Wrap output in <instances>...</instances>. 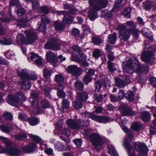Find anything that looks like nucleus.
<instances>
[{"label": "nucleus", "mask_w": 156, "mask_h": 156, "mask_svg": "<svg viewBox=\"0 0 156 156\" xmlns=\"http://www.w3.org/2000/svg\"><path fill=\"white\" fill-rule=\"evenodd\" d=\"M35 64L38 66H40L42 65V58L39 56L35 61Z\"/></svg>", "instance_id": "obj_59"}, {"label": "nucleus", "mask_w": 156, "mask_h": 156, "mask_svg": "<svg viewBox=\"0 0 156 156\" xmlns=\"http://www.w3.org/2000/svg\"><path fill=\"white\" fill-rule=\"evenodd\" d=\"M134 97L133 93L131 91H129L125 94L126 98L130 102L133 101L134 98Z\"/></svg>", "instance_id": "obj_35"}, {"label": "nucleus", "mask_w": 156, "mask_h": 156, "mask_svg": "<svg viewBox=\"0 0 156 156\" xmlns=\"http://www.w3.org/2000/svg\"><path fill=\"white\" fill-rule=\"evenodd\" d=\"M72 59V60L78 62L84 66L87 67L89 66L88 63L86 61L85 55L83 54L81 55L79 58L76 56H73Z\"/></svg>", "instance_id": "obj_16"}, {"label": "nucleus", "mask_w": 156, "mask_h": 156, "mask_svg": "<svg viewBox=\"0 0 156 156\" xmlns=\"http://www.w3.org/2000/svg\"><path fill=\"white\" fill-rule=\"evenodd\" d=\"M38 122V120L35 117H31L29 119V122L31 126H34L37 125Z\"/></svg>", "instance_id": "obj_43"}, {"label": "nucleus", "mask_w": 156, "mask_h": 156, "mask_svg": "<svg viewBox=\"0 0 156 156\" xmlns=\"http://www.w3.org/2000/svg\"><path fill=\"white\" fill-rule=\"evenodd\" d=\"M64 9H68L69 12L74 14L77 11V10L72 5H69L68 3L64 4Z\"/></svg>", "instance_id": "obj_22"}, {"label": "nucleus", "mask_w": 156, "mask_h": 156, "mask_svg": "<svg viewBox=\"0 0 156 156\" xmlns=\"http://www.w3.org/2000/svg\"><path fill=\"white\" fill-rule=\"evenodd\" d=\"M39 95L38 92L32 91L29 98V101L31 103V105L34 108V112H36L37 113H39L41 109L38 106V97Z\"/></svg>", "instance_id": "obj_9"}, {"label": "nucleus", "mask_w": 156, "mask_h": 156, "mask_svg": "<svg viewBox=\"0 0 156 156\" xmlns=\"http://www.w3.org/2000/svg\"><path fill=\"white\" fill-rule=\"evenodd\" d=\"M151 48H148V50L144 51L141 55V59L144 62L148 63H151L155 59L154 54L152 51H154L153 48L150 50Z\"/></svg>", "instance_id": "obj_10"}, {"label": "nucleus", "mask_w": 156, "mask_h": 156, "mask_svg": "<svg viewBox=\"0 0 156 156\" xmlns=\"http://www.w3.org/2000/svg\"><path fill=\"white\" fill-rule=\"evenodd\" d=\"M0 139L7 145L10 146L12 144V142L7 138L0 136Z\"/></svg>", "instance_id": "obj_38"}, {"label": "nucleus", "mask_w": 156, "mask_h": 156, "mask_svg": "<svg viewBox=\"0 0 156 156\" xmlns=\"http://www.w3.org/2000/svg\"><path fill=\"white\" fill-rule=\"evenodd\" d=\"M32 4L33 9H37L39 8V4L36 0H34L32 2Z\"/></svg>", "instance_id": "obj_61"}, {"label": "nucleus", "mask_w": 156, "mask_h": 156, "mask_svg": "<svg viewBox=\"0 0 156 156\" xmlns=\"http://www.w3.org/2000/svg\"><path fill=\"white\" fill-rule=\"evenodd\" d=\"M132 32L134 36L136 38H137L139 36V31L138 30L136 29H132V30H131V32Z\"/></svg>", "instance_id": "obj_60"}, {"label": "nucleus", "mask_w": 156, "mask_h": 156, "mask_svg": "<svg viewBox=\"0 0 156 156\" xmlns=\"http://www.w3.org/2000/svg\"><path fill=\"white\" fill-rule=\"evenodd\" d=\"M7 151L11 156H20L21 154L20 150L16 148H11L8 150Z\"/></svg>", "instance_id": "obj_19"}, {"label": "nucleus", "mask_w": 156, "mask_h": 156, "mask_svg": "<svg viewBox=\"0 0 156 156\" xmlns=\"http://www.w3.org/2000/svg\"><path fill=\"white\" fill-rule=\"evenodd\" d=\"M121 113L123 116L133 115L135 112L129 106L127 105H122L119 108Z\"/></svg>", "instance_id": "obj_13"}, {"label": "nucleus", "mask_w": 156, "mask_h": 156, "mask_svg": "<svg viewBox=\"0 0 156 156\" xmlns=\"http://www.w3.org/2000/svg\"><path fill=\"white\" fill-rule=\"evenodd\" d=\"M141 117L142 119L145 122L148 121L150 119V115L147 112H143L141 113Z\"/></svg>", "instance_id": "obj_33"}, {"label": "nucleus", "mask_w": 156, "mask_h": 156, "mask_svg": "<svg viewBox=\"0 0 156 156\" xmlns=\"http://www.w3.org/2000/svg\"><path fill=\"white\" fill-rule=\"evenodd\" d=\"M115 4L114 5V7L112 9V10L114 11L117 12L119 10L120 8L119 4L122 1V0H115Z\"/></svg>", "instance_id": "obj_40"}, {"label": "nucleus", "mask_w": 156, "mask_h": 156, "mask_svg": "<svg viewBox=\"0 0 156 156\" xmlns=\"http://www.w3.org/2000/svg\"><path fill=\"white\" fill-rule=\"evenodd\" d=\"M131 9L130 8H126L124 11L123 15L126 17H129L131 16Z\"/></svg>", "instance_id": "obj_47"}, {"label": "nucleus", "mask_w": 156, "mask_h": 156, "mask_svg": "<svg viewBox=\"0 0 156 156\" xmlns=\"http://www.w3.org/2000/svg\"><path fill=\"white\" fill-rule=\"evenodd\" d=\"M141 126L137 122H135L132 124V128L135 130H137Z\"/></svg>", "instance_id": "obj_56"}, {"label": "nucleus", "mask_w": 156, "mask_h": 156, "mask_svg": "<svg viewBox=\"0 0 156 156\" xmlns=\"http://www.w3.org/2000/svg\"><path fill=\"white\" fill-rule=\"evenodd\" d=\"M125 96V94L124 90H120L118 94V98L121 99L123 98Z\"/></svg>", "instance_id": "obj_63"}, {"label": "nucleus", "mask_w": 156, "mask_h": 156, "mask_svg": "<svg viewBox=\"0 0 156 156\" xmlns=\"http://www.w3.org/2000/svg\"><path fill=\"white\" fill-rule=\"evenodd\" d=\"M12 41L9 38L4 39L3 41L0 39V43L3 45H9L12 44Z\"/></svg>", "instance_id": "obj_42"}, {"label": "nucleus", "mask_w": 156, "mask_h": 156, "mask_svg": "<svg viewBox=\"0 0 156 156\" xmlns=\"http://www.w3.org/2000/svg\"><path fill=\"white\" fill-rule=\"evenodd\" d=\"M143 7L144 9L147 10H149L154 7L151 2L149 1H146L144 2Z\"/></svg>", "instance_id": "obj_27"}, {"label": "nucleus", "mask_w": 156, "mask_h": 156, "mask_svg": "<svg viewBox=\"0 0 156 156\" xmlns=\"http://www.w3.org/2000/svg\"><path fill=\"white\" fill-rule=\"evenodd\" d=\"M90 140L91 143L95 146H100L103 144V141L98 134L94 133L90 135Z\"/></svg>", "instance_id": "obj_12"}, {"label": "nucleus", "mask_w": 156, "mask_h": 156, "mask_svg": "<svg viewBox=\"0 0 156 156\" xmlns=\"http://www.w3.org/2000/svg\"><path fill=\"white\" fill-rule=\"evenodd\" d=\"M147 29L146 28L143 29L142 30V32L143 34L146 37H147L150 40L153 41L154 39L153 37L151 34L148 33L146 31Z\"/></svg>", "instance_id": "obj_39"}, {"label": "nucleus", "mask_w": 156, "mask_h": 156, "mask_svg": "<svg viewBox=\"0 0 156 156\" xmlns=\"http://www.w3.org/2000/svg\"><path fill=\"white\" fill-rule=\"evenodd\" d=\"M6 100L9 104L17 107L21 103L26 100V97L23 92L20 91L15 95H8Z\"/></svg>", "instance_id": "obj_5"}, {"label": "nucleus", "mask_w": 156, "mask_h": 156, "mask_svg": "<svg viewBox=\"0 0 156 156\" xmlns=\"http://www.w3.org/2000/svg\"><path fill=\"white\" fill-rule=\"evenodd\" d=\"M149 80L153 86L154 87H156V78L152 76L150 78Z\"/></svg>", "instance_id": "obj_64"}, {"label": "nucleus", "mask_w": 156, "mask_h": 156, "mask_svg": "<svg viewBox=\"0 0 156 156\" xmlns=\"http://www.w3.org/2000/svg\"><path fill=\"white\" fill-rule=\"evenodd\" d=\"M46 56L48 61L52 63L53 65H54L57 62V58L56 56L51 51L47 52Z\"/></svg>", "instance_id": "obj_18"}, {"label": "nucleus", "mask_w": 156, "mask_h": 156, "mask_svg": "<svg viewBox=\"0 0 156 156\" xmlns=\"http://www.w3.org/2000/svg\"><path fill=\"white\" fill-rule=\"evenodd\" d=\"M59 87L57 88L58 91V95L60 98H64L66 96L65 93L62 90L63 89L64 84L62 83L59 84Z\"/></svg>", "instance_id": "obj_23"}, {"label": "nucleus", "mask_w": 156, "mask_h": 156, "mask_svg": "<svg viewBox=\"0 0 156 156\" xmlns=\"http://www.w3.org/2000/svg\"><path fill=\"white\" fill-rule=\"evenodd\" d=\"M117 28L119 31V37L121 42L127 41L130 37L131 30H132V29H127L126 27L124 25L118 26Z\"/></svg>", "instance_id": "obj_8"}, {"label": "nucleus", "mask_w": 156, "mask_h": 156, "mask_svg": "<svg viewBox=\"0 0 156 156\" xmlns=\"http://www.w3.org/2000/svg\"><path fill=\"white\" fill-rule=\"evenodd\" d=\"M101 83L100 81H98L96 82L95 85V91L96 92H99L101 87Z\"/></svg>", "instance_id": "obj_58"}, {"label": "nucleus", "mask_w": 156, "mask_h": 156, "mask_svg": "<svg viewBox=\"0 0 156 156\" xmlns=\"http://www.w3.org/2000/svg\"><path fill=\"white\" fill-rule=\"evenodd\" d=\"M92 80V78L90 76L86 74L83 77V81L86 84H87Z\"/></svg>", "instance_id": "obj_45"}, {"label": "nucleus", "mask_w": 156, "mask_h": 156, "mask_svg": "<svg viewBox=\"0 0 156 156\" xmlns=\"http://www.w3.org/2000/svg\"><path fill=\"white\" fill-rule=\"evenodd\" d=\"M90 116L92 119L99 123H105L111 120V118L105 116H97L93 114H90Z\"/></svg>", "instance_id": "obj_15"}, {"label": "nucleus", "mask_w": 156, "mask_h": 156, "mask_svg": "<svg viewBox=\"0 0 156 156\" xmlns=\"http://www.w3.org/2000/svg\"><path fill=\"white\" fill-rule=\"evenodd\" d=\"M64 76L60 73L56 75L55 77V80L58 83H62L64 81Z\"/></svg>", "instance_id": "obj_30"}, {"label": "nucleus", "mask_w": 156, "mask_h": 156, "mask_svg": "<svg viewBox=\"0 0 156 156\" xmlns=\"http://www.w3.org/2000/svg\"><path fill=\"white\" fill-rule=\"evenodd\" d=\"M41 105L43 108L46 109L50 106L49 102L46 99H44L41 101Z\"/></svg>", "instance_id": "obj_32"}, {"label": "nucleus", "mask_w": 156, "mask_h": 156, "mask_svg": "<svg viewBox=\"0 0 156 156\" xmlns=\"http://www.w3.org/2000/svg\"><path fill=\"white\" fill-rule=\"evenodd\" d=\"M35 146L34 144H29L28 145L22 148L23 151L26 152H30L33 151Z\"/></svg>", "instance_id": "obj_25"}, {"label": "nucleus", "mask_w": 156, "mask_h": 156, "mask_svg": "<svg viewBox=\"0 0 156 156\" xmlns=\"http://www.w3.org/2000/svg\"><path fill=\"white\" fill-rule=\"evenodd\" d=\"M75 86L76 89L79 90H82L84 87V84L81 81L77 80L75 83Z\"/></svg>", "instance_id": "obj_31"}, {"label": "nucleus", "mask_w": 156, "mask_h": 156, "mask_svg": "<svg viewBox=\"0 0 156 156\" xmlns=\"http://www.w3.org/2000/svg\"><path fill=\"white\" fill-rule=\"evenodd\" d=\"M101 55V50L99 49H96L93 52V55L95 58H98Z\"/></svg>", "instance_id": "obj_54"}, {"label": "nucleus", "mask_w": 156, "mask_h": 156, "mask_svg": "<svg viewBox=\"0 0 156 156\" xmlns=\"http://www.w3.org/2000/svg\"><path fill=\"white\" fill-rule=\"evenodd\" d=\"M92 42L95 45H99L102 43V41L98 37H94L92 39Z\"/></svg>", "instance_id": "obj_50"}, {"label": "nucleus", "mask_w": 156, "mask_h": 156, "mask_svg": "<svg viewBox=\"0 0 156 156\" xmlns=\"http://www.w3.org/2000/svg\"><path fill=\"white\" fill-rule=\"evenodd\" d=\"M0 129L2 132L7 133H9L12 129V127H9L8 126H5L4 125L0 126Z\"/></svg>", "instance_id": "obj_34"}, {"label": "nucleus", "mask_w": 156, "mask_h": 156, "mask_svg": "<svg viewBox=\"0 0 156 156\" xmlns=\"http://www.w3.org/2000/svg\"><path fill=\"white\" fill-rule=\"evenodd\" d=\"M46 23L41 22H38L37 24L39 25V30L41 32L44 31L46 30Z\"/></svg>", "instance_id": "obj_41"}, {"label": "nucleus", "mask_w": 156, "mask_h": 156, "mask_svg": "<svg viewBox=\"0 0 156 156\" xmlns=\"http://www.w3.org/2000/svg\"><path fill=\"white\" fill-rule=\"evenodd\" d=\"M123 68L124 72L129 73H131L134 72L140 73L142 71L140 63L137 61L136 62H134L131 59H129L123 63Z\"/></svg>", "instance_id": "obj_3"}, {"label": "nucleus", "mask_w": 156, "mask_h": 156, "mask_svg": "<svg viewBox=\"0 0 156 156\" xmlns=\"http://www.w3.org/2000/svg\"><path fill=\"white\" fill-rule=\"evenodd\" d=\"M24 33L27 35V39H25V38L22 34H19L17 36V42L19 45L25 44H31L38 38L37 34L33 31L25 30Z\"/></svg>", "instance_id": "obj_4"}, {"label": "nucleus", "mask_w": 156, "mask_h": 156, "mask_svg": "<svg viewBox=\"0 0 156 156\" xmlns=\"http://www.w3.org/2000/svg\"><path fill=\"white\" fill-rule=\"evenodd\" d=\"M108 151L112 156H118L116 154L114 147L112 145H109L108 146Z\"/></svg>", "instance_id": "obj_28"}, {"label": "nucleus", "mask_w": 156, "mask_h": 156, "mask_svg": "<svg viewBox=\"0 0 156 156\" xmlns=\"http://www.w3.org/2000/svg\"><path fill=\"white\" fill-rule=\"evenodd\" d=\"M70 103L66 99H63L62 102V108L64 109L68 108H69Z\"/></svg>", "instance_id": "obj_46"}, {"label": "nucleus", "mask_w": 156, "mask_h": 156, "mask_svg": "<svg viewBox=\"0 0 156 156\" xmlns=\"http://www.w3.org/2000/svg\"><path fill=\"white\" fill-rule=\"evenodd\" d=\"M66 70L68 73H71L74 76L79 75L82 73L80 69L74 65L69 66L66 69Z\"/></svg>", "instance_id": "obj_14"}, {"label": "nucleus", "mask_w": 156, "mask_h": 156, "mask_svg": "<svg viewBox=\"0 0 156 156\" xmlns=\"http://www.w3.org/2000/svg\"><path fill=\"white\" fill-rule=\"evenodd\" d=\"M74 106L76 109H79L81 108L83 106V102L81 101L77 98L73 103Z\"/></svg>", "instance_id": "obj_29"}, {"label": "nucleus", "mask_w": 156, "mask_h": 156, "mask_svg": "<svg viewBox=\"0 0 156 156\" xmlns=\"http://www.w3.org/2000/svg\"><path fill=\"white\" fill-rule=\"evenodd\" d=\"M44 47L46 49L51 50H58L61 48L59 41L55 38L49 39L45 44Z\"/></svg>", "instance_id": "obj_11"}, {"label": "nucleus", "mask_w": 156, "mask_h": 156, "mask_svg": "<svg viewBox=\"0 0 156 156\" xmlns=\"http://www.w3.org/2000/svg\"><path fill=\"white\" fill-rule=\"evenodd\" d=\"M62 23L59 21L57 20L55 21L53 24V26L57 31H62L65 28L64 24H63Z\"/></svg>", "instance_id": "obj_21"}, {"label": "nucleus", "mask_w": 156, "mask_h": 156, "mask_svg": "<svg viewBox=\"0 0 156 156\" xmlns=\"http://www.w3.org/2000/svg\"><path fill=\"white\" fill-rule=\"evenodd\" d=\"M108 68L111 71H114L115 70L114 67L115 64L114 63L111 62L110 61H108L107 62Z\"/></svg>", "instance_id": "obj_51"}, {"label": "nucleus", "mask_w": 156, "mask_h": 156, "mask_svg": "<svg viewBox=\"0 0 156 156\" xmlns=\"http://www.w3.org/2000/svg\"><path fill=\"white\" fill-rule=\"evenodd\" d=\"M52 71L48 68H45L43 70V75L46 78L49 77L51 75Z\"/></svg>", "instance_id": "obj_36"}, {"label": "nucleus", "mask_w": 156, "mask_h": 156, "mask_svg": "<svg viewBox=\"0 0 156 156\" xmlns=\"http://www.w3.org/2000/svg\"><path fill=\"white\" fill-rule=\"evenodd\" d=\"M89 2L93 8L89 11L88 16L91 20L93 21L97 17V11L105 8L108 2L107 0H90Z\"/></svg>", "instance_id": "obj_2"}, {"label": "nucleus", "mask_w": 156, "mask_h": 156, "mask_svg": "<svg viewBox=\"0 0 156 156\" xmlns=\"http://www.w3.org/2000/svg\"><path fill=\"white\" fill-rule=\"evenodd\" d=\"M58 14H64L65 16L62 20V23L64 24H69L73 22V18L72 16L68 14H66L65 11H60L58 12Z\"/></svg>", "instance_id": "obj_17"}, {"label": "nucleus", "mask_w": 156, "mask_h": 156, "mask_svg": "<svg viewBox=\"0 0 156 156\" xmlns=\"http://www.w3.org/2000/svg\"><path fill=\"white\" fill-rule=\"evenodd\" d=\"M17 13L19 16L24 14L25 13V11L21 6L18 5L17 6Z\"/></svg>", "instance_id": "obj_48"}, {"label": "nucleus", "mask_w": 156, "mask_h": 156, "mask_svg": "<svg viewBox=\"0 0 156 156\" xmlns=\"http://www.w3.org/2000/svg\"><path fill=\"white\" fill-rule=\"evenodd\" d=\"M12 137L15 138L16 140H20L26 138L27 137V135L25 134H20L16 135H14Z\"/></svg>", "instance_id": "obj_37"}, {"label": "nucleus", "mask_w": 156, "mask_h": 156, "mask_svg": "<svg viewBox=\"0 0 156 156\" xmlns=\"http://www.w3.org/2000/svg\"><path fill=\"white\" fill-rule=\"evenodd\" d=\"M73 141L74 143L77 147H79L81 146L82 143V141L80 139H76L74 140Z\"/></svg>", "instance_id": "obj_62"}, {"label": "nucleus", "mask_w": 156, "mask_h": 156, "mask_svg": "<svg viewBox=\"0 0 156 156\" xmlns=\"http://www.w3.org/2000/svg\"><path fill=\"white\" fill-rule=\"evenodd\" d=\"M76 98L82 102L85 101L88 98V94L85 92H78Z\"/></svg>", "instance_id": "obj_20"}, {"label": "nucleus", "mask_w": 156, "mask_h": 156, "mask_svg": "<svg viewBox=\"0 0 156 156\" xmlns=\"http://www.w3.org/2000/svg\"><path fill=\"white\" fill-rule=\"evenodd\" d=\"M3 116L4 118L6 120H12V115L10 112H5L3 114Z\"/></svg>", "instance_id": "obj_49"}, {"label": "nucleus", "mask_w": 156, "mask_h": 156, "mask_svg": "<svg viewBox=\"0 0 156 156\" xmlns=\"http://www.w3.org/2000/svg\"><path fill=\"white\" fill-rule=\"evenodd\" d=\"M117 36V34L115 33L110 34L108 38V42L111 44H114L116 40Z\"/></svg>", "instance_id": "obj_24"}, {"label": "nucleus", "mask_w": 156, "mask_h": 156, "mask_svg": "<svg viewBox=\"0 0 156 156\" xmlns=\"http://www.w3.org/2000/svg\"><path fill=\"white\" fill-rule=\"evenodd\" d=\"M115 83L116 86L119 88H123L125 86L124 82L119 78H115Z\"/></svg>", "instance_id": "obj_26"}, {"label": "nucleus", "mask_w": 156, "mask_h": 156, "mask_svg": "<svg viewBox=\"0 0 156 156\" xmlns=\"http://www.w3.org/2000/svg\"><path fill=\"white\" fill-rule=\"evenodd\" d=\"M18 75L21 77L18 82L19 86L23 90L29 89L31 86L30 83L28 82L26 83L28 80L29 76V71L26 69H20L17 70Z\"/></svg>", "instance_id": "obj_6"}, {"label": "nucleus", "mask_w": 156, "mask_h": 156, "mask_svg": "<svg viewBox=\"0 0 156 156\" xmlns=\"http://www.w3.org/2000/svg\"><path fill=\"white\" fill-rule=\"evenodd\" d=\"M126 24L131 27V29H134L136 28V24L133 21H128L126 22Z\"/></svg>", "instance_id": "obj_52"}, {"label": "nucleus", "mask_w": 156, "mask_h": 156, "mask_svg": "<svg viewBox=\"0 0 156 156\" xmlns=\"http://www.w3.org/2000/svg\"><path fill=\"white\" fill-rule=\"evenodd\" d=\"M39 57L37 54H36L33 52H31L29 54L28 56V59L29 61L33 60H35V61Z\"/></svg>", "instance_id": "obj_44"}, {"label": "nucleus", "mask_w": 156, "mask_h": 156, "mask_svg": "<svg viewBox=\"0 0 156 156\" xmlns=\"http://www.w3.org/2000/svg\"><path fill=\"white\" fill-rule=\"evenodd\" d=\"M66 124L70 128L74 129H80L82 126L87 127L89 125L88 122H85L80 119H78L75 121L71 119H69L66 121Z\"/></svg>", "instance_id": "obj_7"}, {"label": "nucleus", "mask_w": 156, "mask_h": 156, "mask_svg": "<svg viewBox=\"0 0 156 156\" xmlns=\"http://www.w3.org/2000/svg\"><path fill=\"white\" fill-rule=\"evenodd\" d=\"M30 137L34 141L39 142L41 141V139L38 136L32 134H29Z\"/></svg>", "instance_id": "obj_55"}, {"label": "nucleus", "mask_w": 156, "mask_h": 156, "mask_svg": "<svg viewBox=\"0 0 156 156\" xmlns=\"http://www.w3.org/2000/svg\"><path fill=\"white\" fill-rule=\"evenodd\" d=\"M127 138L125 139L124 146L127 150L129 156H147V154L148 150L146 145L143 143L140 142H136L134 146L136 149L134 150L133 147L129 143L133 138L131 134L129 133L127 134Z\"/></svg>", "instance_id": "obj_1"}, {"label": "nucleus", "mask_w": 156, "mask_h": 156, "mask_svg": "<svg viewBox=\"0 0 156 156\" xmlns=\"http://www.w3.org/2000/svg\"><path fill=\"white\" fill-rule=\"evenodd\" d=\"M37 78V75L35 73H32L29 75L28 80H35Z\"/></svg>", "instance_id": "obj_57"}, {"label": "nucleus", "mask_w": 156, "mask_h": 156, "mask_svg": "<svg viewBox=\"0 0 156 156\" xmlns=\"http://www.w3.org/2000/svg\"><path fill=\"white\" fill-rule=\"evenodd\" d=\"M41 22L48 24L49 23L50 20L48 17L45 15H42L41 16Z\"/></svg>", "instance_id": "obj_53"}]
</instances>
